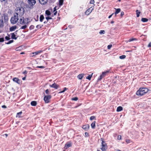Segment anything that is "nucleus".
Returning a JSON list of instances; mask_svg holds the SVG:
<instances>
[{
    "label": "nucleus",
    "mask_w": 151,
    "mask_h": 151,
    "mask_svg": "<svg viewBox=\"0 0 151 151\" xmlns=\"http://www.w3.org/2000/svg\"><path fill=\"white\" fill-rule=\"evenodd\" d=\"M67 88L66 87H65L63 88V90L62 91H60L59 92V93H62L64 92L66 90Z\"/></svg>",
    "instance_id": "nucleus-39"
},
{
    "label": "nucleus",
    "mask_w": 151,
    "mask_h": 151,
    "mask_svg": "<svg viewBox=\"0 0 151 151\" xmlns=\"http://www.w3.org/2000/svg\"><path fill=\"white\" fill-rule=\"evenodd\" d=\"M42 52V50H40L34 52H33L32 53V54H33V56L37 55L39 53H41Z\"/></svg>",
    "instance_id": "nucleus-18"
},
{
    "label": "nucleus",
    "mask_w": 151,
    "mask_h": 151,
    "mask_svg": "<svg viewBox=\"0 0 151 151\" xmlns=\"http://www.w3.org/2000/svg\"><path fill=\"white\" fill-rule=\"evenodd\" d=\"M68 27L70 28H72L73 27H72V26L71 25H69L68 26Z\"/></svg>",
    "instance_id": "nucleus-60"
},
{
    "label": "nucleus",
    "mask_w": 151,
    "mask_h": 151,
    "mask_svg": "<svg viewBox=\"0 0 151 151\" xmlns=\"http://www.w3.org/2000/svg\"><path fill=\"white\" fill-rule=\"evenodd\" d=\"M13 81L19 84H20L22 82L21 80L15 77L13 78Z\"/></svg>",
    "instance_id": "nucleus-8"
},
{
    "label": "nucleus",
    "mask_w": 151,
    "mask_h": 151,
    "mask_svg": "<svg viewBox=\"0 0 151 151\" xmlns=\"http://www.w3.org/2000/svg\"><path fill=\"white\" fill-rule=\"evenodd\" d=\"M34 26L33 25H31L29 27V29L30 30L34 28Z\"/></svg>",
    "instance_id": "nucleus-41"
},
{
    "label": "nucleus",
    "mask_w": 151,
    "mask_h": 151,
    "mask_svg": "<svg viewBox=\"0 0 151 151\" xmlns=\"http://www.w3.org/2000/svg\"><path fill=\"white\" fill-rule=\"evenodd\" d=\"M5 38L7 40H10V38H9V37H8V36H6L5 37Z\"/></svg>",
    "instance_id": "nucleus-46"
},
{
    "label": "nucleus",
    "mask_w": 151,
    "mask_h": 151,
    "mask_svg": "<svg viewBox=\"0 0 151 151\" xmlns=\"http://www.w3.org/2000/svg\"><path fill=\"white\" fill-rule=\"evenodd\" d=\"M19 17L18 15L14 13V15L11 17L10 19L11 23L12 24H14L17 23V22H18Z\"/></svg>",
    "instance_id": "nucleus-3"
},
{
    "label": "nucleus",
    "mask_w": 151,
    "mask_h": 151,
    "mask_svg": "<svg viewBox=\"0 0 151 151\" xmlns=\"http://www.w3.org/2000/svg\"><path fill=\"white\" fill-rule=\"evenodd\" d=\"M85 135L87 137L89 136V134L88 132H86L85 133Z\"/></svg>",
    "instance_id": "nucleus-50"
},
{
    "label": "nucleus",
    "mask_w": 151,
    "mask_h": 151,
    "mask_svg": "<svg viewBox=\"0 0 151 151\" xmlns=\"http://www.w3.org/2000/svg\"><path fill=\"white\" fill-rule=\"evenodd\" d=\"M117 139L118 140H120L121 139V136L120 135H119L117 137Z\"/></svg>",
    "instance_id": "nucleus-45"
},
{
    "label": "nucleus",
    "mask_w": 151,
    "mask_h": 151,
    "mask_svg": "<svg viewBox=\"0 0 151 151\" xmlns=\"http://www.w3.org/2000/svg\"><path fill=\"white\" fill-rule=\"evenodd\" d=\"M94 3V0H91L90 1V4H93Z\"/></svg>",
    "instance_id": "nucleus-47"
},
{
    "label": "nucleus",
    "mask_w": 151,
    "mask_h": 151,
    "mask_svg": "<svg viewBox=\"0 0 151 151\" xmlns=\"http://www.w3.org/2000/svg\"><path fill=\"white\" fill-rule=\"evenodd\" d=\"M45 93L47 94H48L49 93V90L47 89L45 90Z\"/></svg>",
    "instance_id": "nucleus-51"
},
{
    "label": "nucleus",
    "mask_w": 151,
    "mask_h": 151,
    "mask_svg": "<svg viewBox=\"0 0 151 151\" xmlns=\"http://www.w3.org/2000/svg\"><path fill=\"white\" fill-rule=\"evenodd\" d=\"M149 89L146 88H141L136 92V94L138 96H142L146 93Z\"/></svg>",
    "instance_id": "nucleus-1"
},
{
    "label": "nucleus",
    "mask_w": 151,
    "mask_h": 151,
    "mask_svg": "<svg viewBox=\"0 0 151 151\" xmlns=\"http://www.w3.org/2000/svg\"><path fill=\"white\" fill-rule=\"evenodd\" d=\"M4 41V38L2 37L0 38V42H3Z\"/></svg>",
    "instance_id": "nucleus-43"
},
{
    "label": "nucleus",
    "mask_w": 151,
    "mask_h": 151,
    "mask_svg": "<svg viewBox=\"0 0 151 151\" xmlns=\"http://www.w3.org/2000/svg\"><path fill=\"white\" fill-rule=\"evenodd\" d=\"M96 122L94 121L91 124V126L92 129H94L95 127Z\"/></svg>",
    "instance_id": "nucleus-22"
},
{
    "label": "nucleus",
    "mask_w": 151,
    "mask_h": 151,
    "mask_svg": "<svg viewBox=\"0 0 151 151\" xmlns=\"http://www.w3.org/2000/svg\"><path fill=\"white\" fill-rule=\"evenodd\" d=\"M56 7H55L53 9V12H55V11H56Z\"/></svg>",
    "instance_id": "nucleus-56"
},
{
    "label": "nucleus",
    "mask_w": 151,
    "mask_h": 151,
    "mask_svg": "<svg viewBox=\"0 0 151 151\" xmlns=\"http://www.w3.org/2000/svg\"><path fill=\"white\" fill-rule=\"evenodd\" d=\"M122 109H123L122 107V106H119L117 108V109H116V111L117 112H119V111H122Z\"/></svg>",
    "instance_id": "nucleus-21"
},
{
    "label": "nucleus",
    "mask_w": 151,
    "mask_h": 151,
    "mask_svg": "<svg viewBox=\"0 0 151 151\" xmlns=\"http://www.w3.org/2000/svg\"><path fill=\"white\" fill-rule=\"evenodd\" d=\"M115 151H121V150H116Z\"/></svg>",
    "instance_id": "nucleus-62"
},
{
    "label": "nucleus",
    "mask_w": 151,
    "mask_h": 151,
    "mask_svg": "<svg viewBox=\"0 0 151 151\" xmlns=\"http://www.w3.org/2000/svg\"><path fill=\"white\" fill-rule=\"evenodd\" d=\"M50 86L51 87L54 88L56 89H58L59 87V86L55 83L51 85H50Z\"/></svg>",
    "instance_id": "nucleus-12"
},
{
    "label": "nucleus",
    "mask_w": 151,
    "mask_h": 151,
    "mask_svg": "<svg viewBox=\"0 0 151 151\" xmlns=\"http://www.w3.org/2000/svg\"><path fill=\"white\" fill-rule=\"evenodd\" d=\"M84 75V74L83 73H82L79 74L77 76V78L79 79H81L83 77Z\"/></svg>",
    "instance_id": "nucleus-16"
},
{
    "label": "nucleus",
    "mask_w": 151,
    "mask_h": 151,
    "mask_svg": "<svg viewBox=\"0 0 151 151\" xmlns=\"http://www.w3.org/2000/svg\"><path fill=\"white\" fill-rule=\"evenodd\" d=\"M43 26V25H37L36 26V27L38 29L41 28Z\"/></svg>",
    "instance_id": "nucleus-30"
},
{
    "label": "nucleus",
    "mask_w": 151,
    "mask_h": 151,
    "mask_svg": "<svg viewBox=\"0 0 151 151\" xmlns=\"http://www.w3.org/2000/svg\"><path fill=\"white\" fill-rule=\"evenodd\" d=\"M45 14L47 16H49L51 14V13L49 11L47 10L45 11Z\"/></svg>",
    "instance_id": "nucleus-29"
},
{
    "label": "nucleus",
    "mask_w": 151,
    "mask_h": 151,
    "mask_svg": "<svg viewBox=\"0 0 151 151\" xmlns=\"http://www.w3.org/2000/svg\"><path fill=\"white\" fill-rule=\"evenodd\" d=\"M109 72V70H107L106 71L103 72L102 73L101 75L99 77L98 79V81L101 80L103 78L105 77V76Z\"/></svg>",
    "instance_id": "nucleus-6"
},
{
    "label": "nucleus",
    "mask_w": 151,
    "mask_h": 151,
    "mask_svg": "<svg viewBox=\"0 0 151 151\" xmlns=\"http://www.w3.org/2000/svg\"><path fill=\"white\" fill-rule=\"evenodd\" d=\"M51 96L50 95L45 96H44V100L45 103H48L49 102L50 99H51Z\"/></svg>",
    "instance_id": "nucleus-7"
},
{
    "label": "nucleus",
    "mask_w": 151,
    "mask_h": 151,
    "mask_svg": "<svg viewBox=\"0 0 151 151\" xmlns=\"http://www.w3.org/2000/svg\"><path fill=\"white\" fill-rule=\"evenodd\" d=\"M89 125L88 124L84 125L82 126V128L86 131L88 130L89 129Z\"/></svg>",
    "instance_id": "nucleus-13"
},
{
    "label": "nucleus",
    "mask_w": 151,
    "mask_h": 151,
    "mask_svg": "<svg viewBox=\"0 0 151 151\" xmlns=\"http://www.w3.org/2000/svg\"><path fill=\"white\" fill-rule=\"evenodd\" d=\"M27 27V26L26 25H24L21 27V29H25Z\"/></svg>",
    "instance_id": "nucleus-40"
},
{
    "label": "nucleus",
    "mask_w": 151,
    "mask_h": 151,
    "mask_svg": "<svg viewBox=\"0 0 151 151\" xmlns=\"http://www.w3.org/2000/svg\"><path fill=\"white\" fill-rule=\"evenodd\" d=\"M130 140L129 139H127L126 140V142L128 143L130 142Z\"/></svg>",
    "instance_id": "nucleus-52"
},
{
    "label": "nucleus",
    "mask_w": 151,
    "mask_h": 151,
    "mask_svg": "<svg viewBox=\"0 0 151 151\" xmlns=\"http://www.w3.org/2000/svg\"><path fill=\"white\" fill-rule=\"evenodd\" d=\"M113 14H114V13H113L111 14V15L109 16L108 17L109 18H111Z\"/></svg>",
    "instance_id": "nucleus-55"
},
{
    "label": "nucleus",
    "mask_w": 151,
    "mask_h": 151,
    "mask_svg": "<svg viewBox=\"0 0 151 151\" xmlns=\"http://www.w3.org/2000/svg\"><path fill=\"white\" fill-rule=\"evenodd\" d=\"M99 33L101 35L104 34H105V31L104 30H101L100 31Z\"/></svg>",
    "instance_id": "nucleus-35"
},
{
    "label": "nucleus",
    "mask_w": 151,
    "mask_h": 151,
    "mask_svg": "<svg viewBox=\"0 0 151 151\" xmlns=\"http://www.w3.org/2000/svg\"><path fill=\"white\" fill-rule=\"evenodd\" d=\"M124 14V13L123 12H121V15L122 17Z\"/></svg>",
    "instance_id": "nucleus-49"
},
{
    "label": "nucleus",
    "mask_w": 151,
    "mask_h": 151,
    "mask_svg": "<svg viewBox=\"0 0 151 151\" xmlns=\"http://www.w3.org/2000/svg\"><path fill=\"white\" fill-rule=\"evenodd\" d=\"M90 119L91 120H93V119L96 120V117L94 116H92L90 117Z\"/></svg>",
    "instance_id": "nucleus-34"
},
{
    "label": "nucleus",
    "mask_w": 151,
    "mask_h": 151,
    "mask_svg": "<svg viewBox=\"0 0 151 151\" xmlns=\"http://www.w3.org/2000/svg\"><path fill=\"white\" fill-rule=\"evenodd\" d=\"M64 0H59V5L60 6H62Z\"/></svg>",
    "instance_id": "nucleus-28"
},
{
    "label": "nucleus",
    "mask_w": 151,
    "mask_h": 151,
    "mask_svg": "<svg viewBox=\"0 0 151 151\" xmlns=\"http://www.w3.org/2000/svg\"><path fill=\"white\" fill-rule=\"evenodd\" d=\"M27 73V71L26 70H25L24 71V72H23V73L24 74H26Z\"/></svg>",
    "instance_id": "nucleus-53"
},
{
    "label": "nucleus",
    "mask_w": 151,
    "mask_h": 151,
    "mask_svg": "<svg viewBox=\"0 0 151 151\" xmlns=\"http://www.w3.org/2000/svg\"><path fill=\"white\" fill-rule=\"evenodd\" d=\"M44 19V16L42 15H41L40 16V21L41 22H42L43 20Z\"/></svg>",
    "instance_id": "nucleus-25"
},
{
    "label": "nucleus",
    "mask_w": 151,
    "mask_h": 151,
    "mask_svg": "<svg viewBox=\"0 0 151 151\" xmlns=\"http://www.w3.org/2000/svg\"><path fill=\"white\" fill-rule=\"evenodd\" d=\"M46 19L47 20V22L48 21L49 19H52V18L49 17H45Z\"/></svg>",
    "instance_id": "nucleus-42"
},
{
    "label": "nucleus",
    "mask_w": 151,
    "mask_h": 151,
    "mask_svg": "<svg viewBox=\"0 0 151 151\" xmlns=\"http://www.w3.org/2000/svg\"><path fill=\"white\" fill-rule=\"evenodd\" d=\"M21 54H24V53L23 52H22L20 53Z\"/></svg>",
    "instance_id": "nucleus-64"
},
{
    "label": "nucleus",
    "mask_w": 151,
    "mask_h": 151,
    "mask_svg": "<svg viewBox=\"0 0 151 151\" xmlns=\"http://www.w3.org/2000/svg\"><path fill=\"white\" fill-rule=\"evenodd\" d=\"M12 36H11V38L12 39H16L17 37H16L15 34H14V33H12L11 34Z\"/></svg>",
    "instance_id": "nucleus-24"
},
{
    "label": "nucleus",
    "mask_w": 151,
    "mask_h": 151,
    "mask_svg": "<svg viewBox=\"0 0 151 151\" xmlns=\"http://www.w3.org/2000/svg\"><path fill=\"white\" fill-rule=\"evenodd\" d=\"M1 19H0V24L2 27H3L4 25V22L3 20V17L2 15L1 16Z\"/></svg>",
    "instance_id": "nucleus-15"
},
{
    "label": "nucleus",
    "mask_w": 151,
    "mask_h": 151,
    "mask_svg": "<svg viewBox=\"0 0 151 151\" xmlns=\"http://www.w3.org/2000/svg\"><path fill=\"white\" fill-rule=\"evenodd\" d=\"M137 40V39L136 38H132L129 39L128 40V42H131V41H133L134 40Z\"/></svg>",
    "instance_id": "nucleus-33"
},
{
    "label": "nucleus",
    "mask_w": 151,
    "mask_h": 151,
    "mask_svg": "<svg viewBox=\"0 0 151 151\" xmlns=\"http://www.w3.org/2000/svg\"><path fill=\"white\" fill-rule=\"evenodd\" d=\"M24 12V8L22 7H17L15 9V14L18 15L19 17H21L23 15Z\"/></svg>",
    "instance_id": "nucleus-2"
},
{
    "label": "nucleus",
    "mask_w": 151,
    "mask_h": 151,
    "mask_svg": "<svg viewBox=\"0 0 151 151\" xmlns=\"http://www.w3.org/2000/svg\"><path fill=\"white\" fill-rule=\"evenodd\" d=\"M47 22L45 21V22H44V24H45V23H47Z\"/></svg>",
    "instance_id": "nucleus-63"
},
{
    "label": "nucleus",
    "mask_w": 151,
    "mask_h": 151,
    "mask_svg": "<svg viewBox=\"0 0 151 151\" xmlns=\"http://www.w3.org/2000/svg\"><path fill=\"white\" fill-rule=\"evenodd\" d=\"M54 15H56L57 14V11H55V12H54Z\"/></svg>",
    "instance_id": "nucleus-57"
},
{
    "label": "nucleus",
    "mask_w": 151,
    "mask_h": 151,
    "mask_svg": "<svg viewBox=\"0 0 151 151\" xmlns=\"http://www.w3.org/2000/svg\"><path fill=\"white\" fill-rule=\"evenodd\" d=\"M92 74H93V73L91 75H89L88 76H87L86 77V78L88 79L89 80H90L91 78L92 77Z\"/></svg>",
    "instance_id": "nucleus-32"
},
{
    "label": "nucleus",
    "mask_w": 151,
    "mask_h": 151,
    "mask_svg": "<svg viewBox=\"0 0 151 151\" xmlns=\"http://www.w3.org/2000/svg\"><path fill=\"white\" fill-rule=\"evenodd\" d=\"M37 102L35 101H32L31 103V104L32 106H35L37 105Z\"/></svg>",
    "instance_id": "nucleus-23"
},
{
    "label": "nucleus",
    "mask_w": 151,
    "mask_h": 151,
    "mask_svg": "<svg viewBox=\"0 0 151 151\" xmlns=\"http://www.w3.org/2000/svg\"><path fill=\"white\" fill-rule=\"evenodd\" d=\"M14 42V40H10L8 42H5V44H9L12 42Z\"/></svg>",
    "instance_id": "nucleus-36"
},
{
    "label": "nucleus",
    "mask_w": 151,
    "mask_h": 151,
    "mask_svg": "<svg viewBox=\"0 0 151 151\" xmlns=\"http://www.w3.org/2000/svg\"><path fill=\"white\" fill-rule=\"evenodd\" d=\"M136 14H137V17H138L139 16V14L140 13V12L138 10H137L136 11Z\"/></svg>",
    "instance_id": "nucleus-27"
},
{
    "label": "nucleus",
    "mask_w": 151,
    "mask_h": 151,
    "mask_svg": "<svg viewBox=\"0 0 151 151\" xmlns=\"http://www.w3.org/2000/svg\"><path fill=\"white\" fill-rule=\"evenodd\" d=\"M92 10H91L90 9H87L85 12V14L86 15H88L92 12Z\"/></svg>",
    "instance_id": "nucleus-17"
},
{
    "label": "nucleus",
    "mask_w": 151,
    "mask_h": 151,
    "mask_svg": "<svg viewBox=\"0 0 151 151\" xmlns=\"http://www.w3.org/2000/svg\"><path fill=\"white\" fill-rule=\"evenodd\" d=\"M115 9H116V11L115 12V16H116V14H118L120 12L121 9L120 8H118L117 9L115 8Z\"/></svg>",
    "instance_id": "nucleus-19"
},
{
    "label": "nucleus",
    "mask_w": 151,
    "mask_h": 151,
    "mask_svg": "<svg viewBox=\"0 0 151 151\" xmlns=\"http://www.w3.org/2000/svg\"><path fill=\"white\" fill-rule=\"evenodd\" d=\"M17 28L16 26H12L10 28V31H14Z\"/></svg>",
    "instance_id": "nucleus-20"
},
{
    "label": "nucleus",
    "mask_w": 151,
    "mask_h": 151,
    "mask_svg": "<svg viewBox=\"0 0 151 151\" xmlns=\"http://www.w3.org/2000/svg\"><path fill=\"white\" fill-rule=\"evenodd\" d=\"M28 3L29 5L27 6V8L30 9H32L36 3V1L35 0H28Z\"/></svg>",
    "instance_id": "nucleus-4"
},
{
    "label": "nucleus",
    "mask_w": 151,
    "mask_h": 151,
    "mask_svg": "<svg viewBox=\"0 0 151 151\" xmlns=\"http://www.w3.org/2000/svg\"><path fill=\"white\" fill-rule=\"evenodd\" d=\"M72 145V143L71 142H67L65 145L64 146V148L65 149H67L68 148L70 147Z\"/></svg>",
    "instance_id": "nucleus-9"
},
{
    "label": "nucleus",
    "mask_w": 151,
    "mask_h": 151,
    "mask_svg": "<svg viewBox=\"0 0 151 151\" xmlns=\"http://www.w3.org/2000/svg\"><path fill=\"white\" fill-rule=\"evenodd\" d=\"M22 112V111H21L20 112H18L17 113V117H18L19 118H20L21 117V115Z\"/></svg>",
    "instance_id": "nucleus-31"
},
{
    "label": "nucleus",
    "mask_w": 151,
    "mask_h": 151,
    "mask_svg": "<svg viewBox=\"0 0 151 151\" xmlns=\"http://www.w3.org/2000/svg\"><path fill=\"white\" fill-rule=\"evenodd\" d=\"M39 1L41 4L44 5L47 3V0H39Z\"/></svg>",
    "instance_id": "nucleus-14"
},
{
    "label": "nucleus",
    "mask_w": 151,
    "mask_h": 151,
    "mask_svg": "<svg viewBox=\"0 0 151 151\" xmlns=\"http://www.w3.org/2000/svg\"><path fill=\"white\" fill-rule=\"evenodd\" d=\"M126 57V55H122V56H121L119 57V58L120 59H124V58H125Z\"/></svg>",
    "instance_id": "nucleus-37"
},
{
    "label": "nucleus",
    "mask_w": 151,
    "mask_h": 151,
    "mask_svg": "<svg viewBox=\"0 0 151 151\" xmlns=\"http://www.w3.org/2000/svg\"><path fill=\"white\" fill-rule=\"evenodd\" d=\"M101 141H102L101 147V150L102 151H105L107 149V146L106 144L105 141H104L102 138L101 139Z\"/></svg>",
    "instance_id": "nucleus-5"
},
{
    "label": "nucleus",
    "mask_w": 151,
    "mask_h": 151,
    "mask_svg": "<svg viewBox=\"0 0 151 151\" xmlns=\"http://www.w3.org/2000/svg\"><path fill=\"white\" fill-rule=\"evenodd\" d=\"M112 46V45H109L107 46V48L108 49H110Z\"/></svg>",
    "instance_id": "nucleus-44"
},
{
    "label": "nucleus",
    "mask_w": 151,
    "mask_h": 151,
    "mask_svg": "<svg viewBox=\"0 0 151 151\" xmlns=\"http://www.w3.org/2000/svg\"><path fill=\"white\" fill-rule=\"evenodd\" d=\"M114 21H111V24H113V23H114Z\"/></svg>",
    "instance_id": "nucleus-61"
},
{
    "label": "nucleus",
    "mask_w": 151,
    "mask_h": 151,
    "mask_svg": "<svg viewBox=\"0 0 151 151\" xmlns=\"http://www.w3.org/2000/svg\"><path fill=\"white\" fill-rule=\"evenodd\" d=\"M2 15L3 18H4V22H7L9 19L8 15L6 14H3Z\"/></svg>",
    "instance_id": "nucleus-11"
},
{
    "label": "nucleus",
    "mask_w": 151,
    "mask_h": 151,
    "mask_svg": "<svg viewBox=\"0 0 151 151\" xmlns=\"http://www.w3.org/2000/svg\"><path fill=\"white\" fill-rule=\"evenodd\" d=\"M37 68H45V67L43 66H38L37 67Z\"/></svg>",
    "instance_id": "nucleus-48"
},
{
    "label": "nucleus",
    "mask_w": 151,
    "mask_h": 151,
    "mask_svg": "<svg viewBox=\"0 0 151 151\" xmlns=\"http://www.w3.org/2000/svg\"><path fill=\"white\" fill-rule=\"evenodd\" d=\"M78 100V98L77 97H75L72 99V100L74 101H77Z\"/></svg>",
    "instance_id": "nucleus-38"
},
{
    "label": "nucleus",
    "mask_w": 151,
    "mask_h": 151,
    "mask_svg": "<svg viewBox=\"0 0 151 151\" xmlns=\"http://www.w3.org/2000/svg\"><path fill=\"white\" fill-rule=\"evenodd\" d=\"M148 19L147 18H142L141 19V21L143 22H146L148 21Z\"/></svg>",
    "instance_id": "nucleus-26"
},
{
    "label": "nucleus",
    "mask_w": 151,
    "mask_h": 151,
    "mask_svg": "<svg viewBox=\"0 0 151 151\" xmlns=\"http://www.w3.org/2000/svg\"><path fill=\"white\" fill-rule=\"evenodd\" d=\"M148 47H151V42H150L148 45Z\"/></svg>",
    "instance_id": "nucleus-54"
},
{
    "label": "nucleus",
    "mask_w": 151,
    "mask_h": 151,
    "mask_svg": "<svg viewBox=\"0 0 151 151\" xmlns=\"http://www.w3.org/2000/svg\"><path fill=\"white\" fill-rule=\"evenodd\" d=\"M24 18L22 16L20 17L19 22L20 24H25L24 20Z\"/></svg>",
    "instance_id": "nucleus-10"
},
{
    "label": "nucleus",
    "mask_w": 151,
    "mask_h": 151,
    "mask_svg": "<svg viewBox=\"0 0 151 151\" xmlns=\"http://www.w3.org/2000/svg\"><path fill=\"white\" fill-rule=\"evenodd\" d=\"M22 79L23 80H25L26 79V76H25L24 77L22 78Z\"/></svg>",
    "instance_id": "nucleus-58"
},
{
    "label": "nucleus",
    "mask_w": 151,
    "mask_h": 151,
    "mask_svg": "<svg viewBox=\"0 0 151 151\" xmlns=\"http://www.w3.org/2000/svg\"><path fill=\"white\" fill-rule=\"evenodd\" d=\"M2 108H6V106L5 105H3L2 106Z\"/></svg>",
    "instance_id": "nucleus-59"
}]
</instances>
